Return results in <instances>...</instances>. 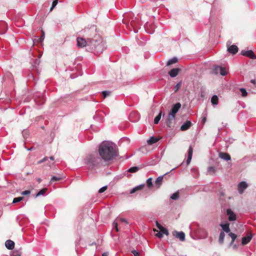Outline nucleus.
Instances as JSON below:
<instances>
[{
	"label": "nucleus",
	"mask_w": 256,
	"mask_h": 256,
	"mask_svg": "<svg viewBox=\"0 0 256 256\" xmlns=\"http://www.w3.org/2000/svg\"><path fill=\"white\" fill-rule=\"evenodd\" d=\"M180 69L179 68H174L172 69L169 72L168 74L172 78H174L176 76L178 72H180Z\"/></svg>",
	"instance_id": "aec40b11"
},
{
	"label": "nucleus",
	"mask_w": 256,
	"mask_h": 256,
	"mask_svg": "<svg viewBox=\"0 0 256 256\" xmlns=\"http://www.w3.org/2000/svg\"><path fill=\"white\" fill-rule=\"evenodd\" d=\"M108 188V186H104L102 188H101L99 190H98V192L101 194V193H102L104 192H105Z\"/></svg>",
	"instance_id": "49530a36"
},
{
	"label": "nucleus",
	"mask_w": 256,
	"mask_h": 256,
	"mask_svg": "<svg viewBox=\"0 0 256 256\" xmlns=\"http://www.w3.org/2000/svg\"><path fill=\"white\" fill-rule=\"evenodd\" d=\"M220 226L222 227V230L224 232H225L227 233H228L230 232V224L228 222H226V223L224 224H220Z\"/></svg>",
	"instance_id": "4be33fe9"
},
{
	"label": "nucleus",
	"mask_w": 256,
	"mask_h": 256,
	"mask_svg": "<svg viewBox=\"0 0 256 256\" xmlns=\"http://www.w3.org/2000/svg\"><path fill=\"white\" fill-rule=\"evenodd\" d=\"M218 98L217 96L214 95L211 98V102L213 105H217L218 104Z\"/></svg>",
	"instance_id": "cd10ccee"
},
{
	"label": "nucleus",
	"mask_w": 256,
	"mask_h": 256,
	"mask_svg": "<svg viewBox=\"0 0 256 256\" xmlns=\"http://www.w3.org/2000/svg\"><path fill=\"white\" fill-rule=\"evenodd\" d=\"M228 236L232 238L233 242H234L236 238L237 237V236L236 234L230 232H228Z\"/></svg>",
	"instance_id": "37998d69"
},
{
	"label": "nucleus",
	"mask_w": 256,
	"mask_h": 256,
	"mask_svg": "<svg viewBox=\"0 0 256 256\" xmlns=\"http://www.w3.org/2000/svg\"><path fill=\"white\" fill-rule=\"evenodd\" d=\"M24 199V197H17L14 198L12 201V204H16L18 202H20V201Z\"/></svg>",
	"instance_id": "e433bc0d"
},
{
	"label": "nucleus",
	"mask_w": 256,
	"mask_h": 256,
	"mask_svg": "<svg viewBox=\"0 0 256 256\" xmlns=\"http://www.w3.org/2000/svg\"><path fill=\"white\" fill-rule=\"evenodd\" d=\"M200 96H201V97H202V98L204 96V92H201Z\"/></svg>",
	"instance_id": "0e129e2a"
},
{
	"label": "nucleus",
	"mask_w": 256,
	"mask_h": 256,
	"mask_svg": "<svg viewBox=\"0 0 256 256\" xmlns=\"http://www.w3.org/2000/svg\"><path fill=\"white\" fill-rule=\"evenodd\" d=\"M220 66H214L212 69V72L214 74H218L220 73Z\"/></svg>",
	"instance_id": "c85d7f7f"
},
{
	"label": "nucleus",
	"mask_w": 256,
	"mask_h": 256,
	"mask_svg": "<svg viewBox=\"0 0 256 256\" xmlns=\"http://www.w3.org/2000/svg\"><path fill=\"white\" fill-rule=\"evenodd\" d=\"M218 156L219 158L228 161L231 160L230 156L226 152H220L218 154Z\"/></svg>",
	"instance_id": "4468645a"
},
{
	"label": "nucleus",
	"mask_w": 256,
	"mask_h": 256,
	"mask_svg": "<svg viewBox=\"0 0 256 256\" xmlns=\"http://www.w3.org/2000/svg\"><path fill=\"white\" fill-rule=\"evenodd\" d=\"M12 256H20V254L18 251L14 252Z\"/></svg>",
	"instance_id": "5fc2aeb1"
},
{
	"label": "nucleus",
	"mask_w": 256,
	"mask_h": 256,
	"mask_svg": "<svg viewBox=\"0 0 256 256\" xmlns=\"http://www.w3.org/2000/svg\"><path fill=\"white\" fill-rule=\"evenodd\" d=\"M132 252L134 254V256H140V253L136 250H132Z\"/></svg>",
	"instance_id": "603ef678"
},
{
	"label": "nucleus",
	"mask_w": 256,
	"mask_h": 256,
	"mask_svg": "<svg viewBox=\"0 0 256 256\" xmlns=\"http://www.w3.org/2000/svg\"><path fill=\"white\" fill-rule=\"evenodd\" d=\"M240 54L242 56H246L251 59L255 60L256 59V56L255 55L254 52L252 50H242L240 52Z\"/></svg>",
	"instance_id": "1a4fd4ad"
},
{
	"label": "nucleus",
	"mask_w": 256,
	"mask_h": 256,
	"mask_svg": "<svg viewBox=\"0 0 256 256\" xmlns=\"http://www.w3.org/2000/svg\"><path fill=\"white\" fill-rule=\"evenodd\" d=\"M84 161L86 166L90 170L99 168L102 164V160L98 154L87 155Z\"/></svg>",
	"instance_id": "f03ea898"
},
{
	"label": "nucleus",
	"mask_w": 256,
	"mask_h": 256,
	"mask_svg": "<svg viewBox=\"0 0 256 256\" xmlns=\"http://www.w3.org/2000/svg\"><path fill=\"white\" fill-rule=\"evenodd\" d=\"M254 82H255V80H251V82L252 83H254Z\"/></svg>",
	"instance_id": "338daca9"
},
{
	"label": "nucleus",
	"mask_w": 256,
	"mask_h": 256,
	"mask_svg": "<svg viewBox=\"0 0 256 256\" xmlns=\"http://www.w3.org/2000/svg\"><path fill=\"white\" fill-rule=\"evenodd\" d=\"M140 170V168L138 166H133L130 168L128 170V172L133 173L138 172Z\"/></svg>",
	"instance_id": "473e14b6"
},
{
	"label": "nucleus",
	"mask_w": 256,
	"mask_h": 256,
	"mask_svg": "<svg viewBox=\"0 0 256 256\" xmlns=\"http://www.w3.org/2000/svg\"><path fill=\"white\" fill-rule=\"evenodd\" d=\"M98 154L104 162H109L118 156L116 144L109 141H104L100 144Z\"/></svg>",
	"instance_id": "f257e3e1"
},
{
	"label": "nucleus",
	"mask_w": 256,
	"mask_h": 256,
	"mask_svg": "<svg viewBox=\"0 0 256 256\" xmlns=\"http://www.w3.org/2000/svg\"><path fill=\"white\" fill-rule=\"evenodd\" d=\"M226 214L228 216V220L230 222H233L236 220V214L230 208L226 210Z\"/></svg>",
	"instance_id": "9d476101"
},
{
	"label": "nucleus",
	"mask_w": 256,
	"mask_h": 256,
	"mask_svg": "<svg viewBox=\"0 0 256 256\" xmlns=\"http://www.w3.org/2000/svg\"><path fill=\"white\" fill-rule=\"evenodd\" d=\"M156 236L159 238H162L163 237V234L160 230L156 234Z\"/></svg>",
	"instance_id": "8fccbe9b"
},
{
	"label": "nucleus",
	"mask_w": 256,
	"mask_h": 256,
	"mask_svg": "<svg viewBox=\"0 0 256 256\" xmlns=\"http://www.w3.org/2000/svg\"><path fill=\"white\" fill-rule=\"evenodd\" d=\"M160 231L162 232L163 235H164V234H165L166 236H168V230L164 227H163V228L160 230Z\"/></svg>",
	"instance_id": "a18cd8bd"
},
{
	"label": "nucleus",
	"mask_w": 256,
	"mask_h": 256,
	"mask_svg": "<svg viewBox=\"0 0 256 256\" xmlns=\"http://www.w3.org/2000/svg\"><path fill=\"white\" fill-rule=\"evenodd\" d=\"M234 248H236V244L234 246Z\"/></svg>",
	"instance_id": "774afa93"
},
{
	"label": "nucleus",
	"mask_w": 256,
	"mask_h": 256,
	"mask_svg": "<svg viewBox=\"0 0 256 256\" xmlns=\"http://www.w3.org/2000/svg\"><path fill=\"white\" fill-rule=\"evenodd\" d=\"M252 238L251 235L244 236L242 238V245H245L248 244Z\"/></svg>",
	"instance_id": "5701e85b"
},
{
	"label": "nucleus",
	"mask_w": 256,
	"mask_h": 256,
	"mask_svg": "<svg viewBox=\"0 0 256 256\" xmlns=\"http://www.w3.org/2000/svg\"><path fill=\"white\" fill-rule=\"evenodd\" d=\"M147 186L149 188H152L154 186L152 182V178H150L146 180Z\"/></svg>",
	"instance_id": "72a5a7b5"
},
{
	"label": "nucleus",
	"mask_w": 256,
	"mask_h": 256,
	"mask_svg": "<svg viewBox=\"0 0 256 256\" xmlns=\"http://www.w3.org/2000/svg\"><path fill=\"white\" fill-rule=\"evenodd\" d=\"M37 181H38L39 183H40V182H42V180H41V178H37Z\"/></svg>",
	"instance_id": "680f3d73"
},
{
	"label": "nucleus",
	"mask_w": 256,
	"mask_h": 256,
	"mask_svg": "<svg viewBox=\"0 0 256 256\" xmlns=\"http://www.w3.org/2000/svg\"><path fill=\"white\" fill-rule=\"evenodd\" d=\"M238 48L236 46V45H232L229 47H228V52L232 54H236L238 51Z\"/></svg>",
	"instance_id": "412c9836"
},
{
	"label": "nucleus",
	"mask_w": 256,
	"mask_h": 256,
	"mask_svg": "<svg viewBox=\"0 0 256 256\" xmlns=\"http://www.w3.org/2000/svg\"><path fill=\"white\" fill-rule=\"evenodd\" d=\"M120 222H126V223H128V222H127V220L125 218H120Z\"/></svg>",
	"instance_id": "6e6d98bb"
},
{
	"label": "nucleus",
	"mask_w": 256,
	"mask_h": 256,
	"mask_svg": "<svg viewBox=\"0 0 256 256\" xmlns=\"http://www.w3.org/2000/svg\"><path fill=\"white\" fill-rule=\"evenodd\" d=\"M158 138H156L154 136H152L149 140H147V142L149 145H152V144L156 143L157 142H158Z\"/></svg>",
	"instance_id": "393cba45"
},
{
	"label": "nucleus",
	"mask_w": 256,
	"mask_h": 256,
	"mask_svg": "<svg viewBox=\"0 0 256 256\" xmlns=\"http://www.w3.org/2000/svg\"><path fill=\"white\" fill-rule=\"evenodd\" d=\"M108 252H104L102 254V256H108Z\"/></svg>",
	"instance_id": "052dcab7"
},
{
	"label": "nucleus",
	"mask_w": 256,
	"mask_h": 256,
	"mask_svg": "<svg viewBox=\"0 0 256 256\" xmlns=\"http://www.w3.org/2000/svg\"><path fill=\"white\" fill-rule=\"evenodd\" d=\"M156 226L160 230L163 228V226L158 221L156 222Z\"/></svg>",
	"instance_id": "864d4df0"
},
{
	"label": "nucleus",
	"mask_w": 256,
	"mask_h": 256,
	"mask_svg": "<svg viewBox=\"0 0 256 256\" xmlns=\"http://www.w3.org/2000/svg\"><path fill=\"white\" fill-rule=\"evenodd\" d=\"M216 172L215 168L213 166H209L208 168V172L209 174H213Z\"/></svg>",
	"instance_id": "c9c22d12"
},
{
	"label": "nucleus",
	"mask_w": 256,
	"mask_h": 256,
	"mask_svg": "<svg viewBox=\"0 0 256 256\" xmlns=\"http://www.w3.org/2000/svg\"><path fill=\"white\" fill-rule=\"evenodd\" d=\"M180 197V194L178 191L174 193L170 196V198L172 200H177Z\"/></svg>",
	"instance_id": "2f4dec72"
},
{
	"label": "nucleus",
	"mask_w": 256,
	"mask_h": 256,
	"mask_svg": "<svg viewBox=\"0 0 256 256\" xmlns=\"http://www.w3.org/2000/svg\"><path fill=\"white\" fill-rule=\"evenodd\" d=\"M144 184H142L139 186H138L134 188H132L130 190V193L132 194L134 193L135 192H136L138 190H141L144 188Z\"/></svg>",
	"instance_id": "b1692460"
},
{
	"label": "nucleus",
	"mask_w": 256,
	"mask_h": 256,
	"mask_svg": "<svg viewBox=\"0 0 256 256\" xmlns=\"http://www.w3.org/2000/svg\"><path fill=\"white\" fill-rule=\"evenodd\" d=\"M22 134H23L24 137L25 138H26L25 135H26L27 130H24L22 132Z\"/></svg>",
	"instance_id": "13d9d810"
},
{
	"label": "nucleus",
	"mask_w": 256,
	"mask_h": 256,
	"mask_svg": "<svg viewBox=\"0 0 256 256\" xmlns=\"http://www.w3.org/2000/svg\"><path fill=\"white\" fill-rule=\"evenodd\" d=\"M91 41L87 38L85 39L81 37H78L76 38L77 46L80 48L86 47V51H88V45Z\"/></svg>",
	"instance_id": "0eeeda50"
},
{
	"label": "nucleus",
	"mask_w": 256,
	"mask_h": 256,
	"mask_svg": "<svg viewBox=\"0 0 256 256\" xmlns=\"http://www.w3.org/2000/svg\"><path fill=\"white\" fill-rule=\"evenodd\" d=\"M111 92L110 91L104 90L102 92L103 98H105L107 96H110Z\"/></svg>",
	"instance_id": "a19ab883"
},
{
	"label": "nucleus",
	"mask_w": 256,
	"mask_h": 256,
	"mask_svg": "<svg viewBox=\"0 0 256 256\" xmlns=\"http://www.w3.org/2000/svg\"><path fill=\"white\" fill-rule=\"evenodd\" d=\"M181 108V104L180 102H177L174 104L171 110L168 113V115H170L171 117H175L176 114L178 112L180 108Z\"/></svg>",
	"instance_id": "6e6552de"
},
{
	"label": "nucleus",
	"mask_w": 256,
	"mask_h": 256,
	"mask_svg": "<svg viewBox=\"0 0 256 256\" xmlns=\"http://www.w3.org/2000/svg\"><path fill=\"white\" fill-rule=\"evenodd\" d=\"M220 74L222 76H225L227 74V72L224 68L220 66Z\"/></svg>",
	"instance_id": "f704fd0d"
},
{
	"label": "nucleus",
	"mask_w": 256,
	"mask_h": 256,
	"mask_svg": "<svg viewBox=\"0 0 256 256\" xmlns=\"http://www.w3.org/2000/svg\"><path fill=\"white\" fill-rule=\"evenodd\" d=\"M7 30V24L4 22H0V34H5Z\"/></svg>",
	"instance_id": "f8f14e48"
},
{
	"label": "nucleus",
	"mask_w": 256,
	"mask_h": 256,
	"mask_svg": "<svg viewBox=\"0 0 256 256\" xmlns=\"http://www.w3.org/2000/svg\"><path fill=\"white\" fill-rule=\"evenodd\" d=\"M50 160H54V157L53 156H50Z\"/></svg>",
	"instance_id": "e2e57ef3"
},
{
	"label": "nucleus",
	"mask_w": 256,
	"mask_h": 256,
	"mask_svg": "<svg viewBox=\"0 0 256 256\" xmlns=\"http://www.w3.org/2000/svg\"><path fill=\"white\" fill-rule=\"evenodd\" d=\"M5 246L8 249L12 250L14 248V242L12 240H8L5 242Z\"/></svg>",
	"instance_id": "6ab92c4d"
},
{
	"label": "nucleus",
	"mask_w": 256,
	"mask_h": 256,
	"mask_svg": "<svg viewBox=\"0 0 256 256\" xmlns=\"http://www.w3.org/2000/svg\"><path fill=\"white\" fill-rule=\"evenodd\" d=\"M248 187V184L246 182H242L238 184V191L240 194H242L244 190Z\"/></svg>",
	"instance_id": "f3484780"
},
{
	"label": "nucleus",
	"mask_w": 256,
	"mask_h": 256,
	"mask_svg": "<svg viewBox=\"0 0 256 256\" xmlns=\"http://www.w3.org/2000/svg\"><path fill=\"white\" fill-rule=\"evenodd\" d=\"M178 62V59L176 57H174L170 60H169L167 63L166 66H168L172 64H176Z\"/></svg>",
	"instance_id": "a878e982"
},
{
	"label": "nucleus",
	"mask_w": 256,
	"mask_h": 256,
	"mask_svg": "<svg viewBox=\"0 0 256 256\" xmlns=\"http://www.w3.org/2000/svg\"><path fill=\"white\" fill-rule=\"evenodd\" d=\"M182 86V82H180L174 86V92H176Z\"/></svg>",
	"instance_id": "58836bf2"
},
{
	"label": "nucleus",
	"mask_w": 256,
	"mask_h": 256,
	"mask_svg": "<svg viewBox=\"0 0 256 256\" xmlns=\"http://www.w3.org/2000/svg\"><path fill=\"white\" fill-rule=\"evenodd\" d=\"M173 234L176 238H178L181 241H184L185 240V234L182 232H174Z\"/></svg>",
	"instance_id": "ddd939ff"
},
{
	"label": "nucleus",
	"mask_w": 256,
	"mask_h": 256,
	"mask_svg": "<svg viewBox=\"0 0 256 256\" xmlns=\"http://www.w3.org/2000/svg\"><path fill=\"white\" fill-rule=\"evenodd\" d=\"M193 153V148L192 146H190L188 152V158L186 160V164L188 165L190 164L192 156Z\"/></svg>",
	"instance_id": "dca6fc26"
},
{
	"label": "nucleus",
	"mask_w": 256,
	"mask_h": 256,
	"mask_svg": "<svg viewBox=\"0 0 256 256\" xmlns=\"http://www.w3.org/2000/svg\"><path fill=\"white\" fill-rule=\"evenodd\" d=\"M106 48V42L100 38L98 42L97 40L90 41L88 45V52L98 55L102 53Z\"/></svg>",
	"instance_id": "7ed1b4c3"
},
{
	"label": "nucleus",
	"mask_w": 256,
	"mask_h": 256,
	"mask_svg": "<svg viewBox=\"0 0 256 256\" xmlns=\"http://www.w3.org/2000/svg\"><path fill=\"white\" fill-rule=\"evenodd\" d=\"M113 228H114V230H116V232H118V223L116 222V221H114V222H113Z\"/></svg>",
	"instance_id": "de8ad7c7"
},
{
	"label": "nucleus",
	"mask_w": 256,
	"mask_h": 256,
	"mask_svg": "<svg viewBox=\"0 0 256 256\" xmlns=\"http://www.w3.org/2000/svg\"><path fill=\"white\" fill-rule=\"evenodd\" d=\"M206 116H204L202 118V122L203 124L205 123V122H206Z\"/></svg>",
	"instance_id": "4d7b16f0"
},
{
	"label": "nucleus",
	"mask_w": 256,
	"mask_h": 256,
	"mask_svg": "<svg viewBox=\"0 0 256 256\" xmlns=\"http://www.w3.org/2000/svg\"><path fill=\"white\" fill-rule=\"evenodd\" d=\"M84 36L86 37L88 40H100L101 36L96 32V27L94 25L91 26L90 27L85 28L82 30Z\"/></svg>",
	"instance_id": "20e7f679"
},
{
	"label": "nucleus",
	"mask_w": 256,
	"mask_h": 256,
	"mask_svg": "<svg viewBox=\"0 0 256 256\" xmlns=\"http://www.w3.org/2000/svg\"><path fill=\"white\" fill-rule=\"evenodd\" d=\"M192 237L195 240L205 238L208 236V232L203 228L198 226L190 234Z\"/></svg>",
	"instance_id": "39448f33"
},
{
	"label": "nucleus",
	"mask_w": 256,
	"mask_h": 256,
	"mask_svg": "<svg viewBox=\"0 0 256 256\" xmlns=\"http://www.w3.org/2000/svg\"><path fill=\"white\" fill-rule=\"evenodd\" d=\"M240 91L242 93V96L243 97L246 96L248 94L246 90L244 88H240Z\"/></svg>",
	"instance_id": "4c0bfd02"
},
{
	"label": "nucleus",
	"mask_w": 256,
	"mask_h": 256,
	"mask_svg": "<svg viewBox=\"0 0 256 256\" xmlns=\"http://www.w3.org/2000/svg\"><path fill=\"white\" fill-rule=\"evenodd\" d=\"M128 19V24H127L128 26L130 24V26L134 28L135 27H136L138 26V22H136V18H134L133 14L132 13H129L126 14L124 16V19L123 21H126Z\"/></svg>",
	"instance_id": "423d86ee"
},
{
	"label": "nucleus",
	"mask_w": 256,
	"mask_h": 256,
	"mask_svg": "<svg viewBox=\"0 0 256 256\" xmlns=\"http://www.w3.org/2000/svg\"><path fill=\"white\" fill-rule=\"evenodd\" d=\"M30 194V191L29 190H24L21 192V194L24 195V196Z\"/></svg>",
	"instance_id": "3c124183"
},
{
	"label": "nucleus",
	"mask_w": 256,
	"mask_h": 256,
	"mask_svg": "<svg viewBox=\"0 0 256 256\" xmlns=\"http://www.w3.org/2000/svg\"><path fill=\"white\" fill-rule=\"evenodd\" d=\"M224 232L222 231H221L220 234V237L218 240L220 244H222L224 243Z\"/></svg>",
	"instance_id": "c756f323"
},
{
	"label": "nucleus",
	"mask_w": 256,
	"mask_h": 256,
	"mask_svg": "<svg viewBox=\"0 0 256 256\" xmlns=\"http://www.w3.org/2000/svg\"><path fill=\"white\" fill-rule=\"evenodd\" d=\"M58 3V0H54L52 2V6L50 8V11H52V10L56 7Z\"/></svg>",
	"instance_id": "c03bdc74"
},
{
	"label": "nucleus",
	"mask_w": 256,
	"mask_h": 256,
	"mask_svg": "<svg viewBox=\"0 0 256 256\" xmlns=\"http://www.w3.org/2000/svg\"><path fill=\"white\" fill-rule=\"evenodd\" d=\"M62 177L60 176H53L50 180V182H54V181H59L62 180Z\"/></svg>",
	"instance_id": "ea45409f"
},
{
	"label": "nucleus",
	"mask_w": 256,
	"mask_h": 256,
	"mask_svg": "<svg viewBox=\"0 0 256 256\" xmlns=\"http://www.w3.org/2000/svg\"><path fill=\"white\" fill-rule=\"evenodd\" d=\"M34 100H35L36 103L38 104V105L43 104H44V101H45L44 98V97H41L40 98V102H38V100H36V99H35Z\"/></svg>",
	"instance_id": "79ce46f5"
},
{
	"label": "nucleus",
	"mask_w": 256,
	"mask_h": 256,
	"mask_svg": "<svg viewBox=\"0 0 256 256\" xmlns=\"http://www.w3.org/2000/svg\"><path fill=\"white\" fill-rule=\"evenodd\" d=\"M48 159V157H45L43 159H42L40 162V163L45 162L46 160Z\"/></svg>",
	"instance_id": "bf43d9fd"
},
{
	"label": "nucleus",
	"mask_w": 256,
	"mask_h": 256,
	"mask_svg": "<svg viewBox=\"0 0 256 256\" xmlns=\"http://www.w3.org/2000/svg\"><path fill=\"white\" fill-rule=\"evenodd\" d=\"M175 117H171L170 115L168 114V116L166 121V126L168 127L171 128L174 126L173 124L175 121Z\"/></svg>",
	"instance_id": "9b49d317"
},
{
	"label": "nucleus",
	"mask_w": 256,
	"mask_h": 256,
	"mask_svg": "<svg viewBox=\"0 0 256 256\" xmlns=\"http://www.w3.org/2000/svg\"><path fill=\"white\" fill-rule=\"evenodd\" d=\"M234 242L232 241V242L230 243V245H232L234 244Z\"/></svg>",
	"instance_id": "69168bd1"
},
{
	"label": "nucleus",
	"mask_w": 256,
	"mask_h": 256,
	"mask_svg": "<svg viewBox=\"0 0 256 256\" xmlns=\"http://www.w3.org/2000/svg\"><path fill=\"white\" fill-rule=\"evenodd\" d=\"M191 126H192V122L189 120H187V121H186V122H185L184 123L182 124V126L180 127V130L182 131L186 130L188 128H190Z\"/></svg>",
	"instance_id": "a211bd4d"
},
{
	"label": "nucleus",
	"mask_w": 256,
	"mask_h": 256,
	"mask_svg": "<svg viewBox=\"0 0 256 256\" xmlns=\"http://www.w3.org/2000/svg\"><path fill=\"white\" fill-rule=\"evenodd\" d=\"M162 115V112L160 111L159 112L158 114V116H156L154 119V124H158L161 118Z\"/></svg>",
	"instance_id": "7c9ffc66"
},
{
	"label": "nucleus",
	"mask_w": 256,
	"mask_h": 256,
	"mask_svg": "<svg viewBox=\"0 0 256 256\" xmlns=\"http://www.w3.org/2000/svg\"><path fill=\"white\" fill-rule=\"evenodd\" d=\"M48 189L46 188H44L40 190L35 196V198H37L40 196H44L46 192L47 191Z\"/></svg>",
	"instance_id": "bb28decb"
},
{
	"label": "nucleus",
	"mask_w": 256,
	"mask_h": 256,
	"mask_svg": "<svg viewBox=\"0 0 256 256\" xmlns=\"http://www.w3.org/2000/svg\"><path fill=\"white\" fill-rule=\"evenodd\" d=\"M168 173L165 174L163 176H158L155 181V184L156 187V188L158 189L160 188V186L162 184V182L164 179V177L165 175H166Z\"/></svg>",
	"instance_id": "2eb2a0df"
},
{
	"label": "nucleus",
	"mask_w": 256,
	"mask_h": 256,
	"mask_svg": "<svg viewBox=\"0 0 256 256\" xmlns=\"http://www.w3.org/2000/svg\"><path fill=\"white\" fill-rule=\"evenodd\" d=\"M44 33L43 31H42V35L40 38L38 39L40 42H42L44 40Z\"/></svg>",
	"instance_id": "09e8293b"
}]
</instances>
